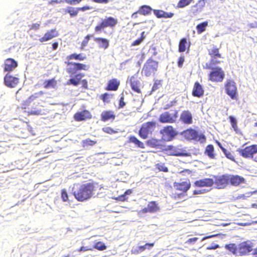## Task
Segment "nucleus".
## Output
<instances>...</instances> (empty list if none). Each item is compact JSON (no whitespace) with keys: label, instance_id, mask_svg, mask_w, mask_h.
<instances>
[{"label":"nucleus","instance_id":"nucleus-1","mask_svg":"<svg viewBox=\"0 0 257 257\" xmlns=\"http://www.w3.org/2000/svg\"><path fill=\"white\" fill-rule=\"evenodd\" d=\"M86 59L87 56L82 53H74L66 57V61L64 62L66 65V71L71 76L67 82V85L76 86L81 83L83 88L88 89L87 80L85 79L82 80L84 74L81 73H77V72L82 70L87 71L89 66L84 63L71 61L72 60L83 61Z\"/></svg>","mask_w":257,"mask_h":257},{"label":"nucleus","instance_id":"nucleus-2","mask_svg":"<svg viewBox=\"0 0 257 257\" xmlns=\"http://www.w3.org/2000/svg\"><path fill=\"white\" fill-rule=\"evenodd\" d=\"M95 190V183L94 182L77 183L74 185L72 194L78 201L84 202L92 198Z\"/></svg>","mask_w":257,"mask_h":257},{"label":"nucleus","instance_id":"nucleus-3","mask_svg":"<svg viewBox=\"0 0 257 257\" xmlns=\"http://www.w3.org/2000/svg\"><path fill=\"white\" fill-rule=\"evenodd\" d=\"M225 248L237 256H242L247 254L252 250V246L247 241L240 242L238 245L235 243L226 244Z\"/></svg>","mask_w":257,"mask_h":257},{"label":"nucleus","instance_id":"nucleus-4","mask_svg":"<svg viewBox=\"0 0 257 257\" xmlns=\"http://www.w3.org/2000/svg\"><path fill=\"white\" fill-rule=\"evenodd\" d=\"M40 101V99H39L37 96L32 95L26 100L23 102L22 104V108L25 109H30L26 111L28 115H40L41 114V110L40 109L37 108L36 106L39 105Z\"/></svg>","mask_w":257,"mask_h":257},{"label":"nucleus","instance_id":"nucleus-5","mask_svg":"<svg viewBox=\"0 0 257 257\" xmlns=\"http://www.w3.org/2000/svg\"><path fill=\"white\" fill-rule=\"evenodd\" d=\"M208 52L211 59L209 63H206L204 68L206 69H212L213 66L220 63L219 59L222 58L221 54L219 52V48L214 45H210L208 49Z\"/></svg>","mask_w":257,"mask_h":257},{"label":"nucleus","instance_id":"nucleus-6","mask_svg":"<svg viewBox=\"0 0 257 257\" xmlns=\"http://www.w3.org/2000/svg\"><path fill=\"white\" fill-rule=\"evenodd\" d=\"M158 68V62L150 58L144 64L142 73L147 77L153 75L157 71Z\"/></svg>","mask_w":257,"mask_h":257},{"label":"nucleus","instance_id":"nucleus-7","mask_svg":"<svg viewBox=\"0 0 257 257\" xmlns=\"http://www.w3.org/2000/svg\"><path fill=\"white\" fill-rule=\"evenodd\" d=\"M164 151L169 156L185 157L191 156V154L184 150L181 145H169L164 149Z\"/></svg>","mask_w":257,"mask_h":257},{"label":"nucleus","instance_id":"nucleus-8","mask_svg":"<svg viewBox=\"0 0 257 257\" xmlns=\"http://www.w3.org/2000/svg\"><path fill=\"white\" fill-rule=\"evenodd\" d=\"M118 23L116 18L112 17H106L101 20V22L96 25L94 28V31L96 33H99L105 28H114Z\"/></svg>","mask_w":257,"mask_h":257},{"label":"nucleus","instance_id":"nucleus-9","mask_svg":"<svg viewBox=\"0 0 257 257\" xmlns=\"http://www.w3.org/2000/svg\"><path fill=\"white\" fill-rule=\"evenodd\" d=\"M155 121H148L143 123L139 131V136L143 139H147L156 127Z\"/></svg>","mask_w":257,"mask_h":257},{"label":"nucleus","instance_id":"nucleus-10","mask_svg":"<svg viewBox=\"0 0 257 257\" xmlns=\"http://www.w3.org/2000/svg\"><path fill=\"white\" fill-rule=\"evenodd\" d=\"M225 90L226 93L233 100L238 99L237 88L235 82L231 80H227L225 84Z\"/></svg>","mask_w":257,"mask_h":257},{"label":"nucleus","instance_id":"nucleus-11","mask_svg":"<svg viewBox=\"0 0 257 257\" xmlns=\"http://www.w3.org/2000/svg\"><path fill=\"white\" fill-rule=\"evenodd\" d=\"M212 71L208 74V80L213 82H221L225 77L224 71L221 67H216L211 69Z\"/></svg>","mask_w":257,"mask_h":257},{"label":"nucleus","instance_id":"nucleus-12","mask_svg":"<svg viewBox=\"0 0 257 257\" xmlns=\"http://www.w3.org/2000/svg\"><path fill=\"white\" fill-rule=\"evenodd\" d=\"M213 185L218 189H224L229 185L228 174L214 175L213 177Z\"/></svg>","mask_w":257,"mask_h":257},{"label":"nucleus","instance_id":"nucleus-13","mask_svg":"<svg viewBox=\"0 0 257 257\" xmlns=\"http://www.w3.org/2000/svg\"><path fill=\"white\" fill-rule=\"evenodd\" d=\"M178 116V111L175 109L172 114L168 111L162 113L159 117V121L162 123H174L175 122Z\"/></svg>","mask_w":257,"mask_h":257},{"label":"nucleus","instance_id":"nucleus-14","mask_svg":"<svg viewBox=\"0 0 257 257\" xmlns=\"http://www.w3.org/2000/svg\"><path fill=\"white\" fill-rule=\"evenodd\" d=\"M184 135L190 140H194L203 143L206 140V138L203 135H199L198 132L195 130L190 128L184 131Z\"/></svg>","mask_w":257,"mask_h":257},{"label":"nucleus","instance_id":"nucleus-15","mask_svg":"<svg viewBox=\"0 0 257 257\" xmlns=\"http://www.w3.org/2000/svg\"><path fill=\"white\" fill-rule=\"evenodd\" d=\"M160 210V207L159 203L157 201H151L148 202L146 207L140 210L139 213L141 214L154 213L159 212Z\"/></svg>","mask_w":257,"mask_h":257},{"label":"nucleus","instance_id":"nucleus-16","mask_svg":"<svg viewBox=\"0 0 257 257\" xmlns=\"http://www.w3.org/2000/svg\"><path fill=\"white\" fill-rule=\"evenodd\" d=\"M160 133L162 135L163 138L168 141H172L177 135L175 130L171 125L164 127L160 131Z\"/></svg>","mask_w":257,"mask_h":257},{"label":"nucleus","instance_id":"nucleus-17","mask_svg":"<svg viewBox=\"0 0 257 257\" xmlns=\"http://www.w3.org/2000/svg\"><path fill=\"white\" fill-rule=\"evenodd\" d=\"M241 156L244 158H252L253 155L257 153V145H253L246 147L239 151Z\"/></svg>","mask_w":257,"mask_h":257},{"label":"nucleus","instance_id":"nucleus-18","mask_svg":"<svg viewBox=\"0 0 257 257\" xmlns=\"http://www.w3.org/2000/svg\"><path fill=\"white\" fill-rule=\"evenodd\" d=\"M92 8L88 6H85L80 8H73L68 7L65 11V13L69 14L70 17L73 18L77 16L79 11H85L91 9Z\"/></svg>","mask_w":257,"mask_h":257},{"label":"nucleus","instance_id":"nucleus-19","mask_svg":"<svg viewBox=\"0 0 257 257\" xmlns=\"http://www.w3.org/2000/svg\"><path fill=\"white\" fill-rule=\"evenodd\" d=\"M18 66V62L13 58H7L5 60L4 64V71L8 73L13 71Z\"/></svg>","mask_w":257,"mask_h":257},{"label":"nucleus","instance_id":"nucleus-20","mask_svg":"<svg viewBox=\"0 0 257 257\" xmlns=\"http://www.w3.org/2000/svg\"><path fill=\"white\" fill-rule=\"evenodd\" d=\"M59 36L58 31L56 28L52 29L47 31L42 37L39 39V41L41 43L48 41L56 38Z\"/></svg>","mask_w":257,"mask_h":257},{"label":"nucleus","instance_id":"nucleus-21","mask_svg":"<svg viewBox=\"0 0 257 257\" xmlns=\"http://www.w3.org/2000/svg\"><path fill=\"white\" fill-rule=\"evenodd\" d=\"M4 83L9 87H15L19 83V78L7 73L4 77Z\"/></svg>","mask_w":257,"mask_h":257},{"label":"nucleus","instance_id":"nucleus-22","mask_svg":"<svg viewBox=\"0 0 257 257\" xmlns=\"http://www.w3.org/2000/svg\"><path fill=\"white\" fill-rule=\"evenodd\" d=\"M74 119L77 121H83L92 118L90 112L88 110H83L76 112L74 116Z\"/></svg>","mask_w":257,"mask_h":257},{"label":"nucleus","instance_id":"nucleus-23","mask_svg":"<svg viewBox=\"0 0 257 257\" xmlns=\"http://www.w3.org/2000/svg\"><path fill=\"white\" fill-rule=\"evenodd\" d=\"M229 185L237 186L244 183L245 179L243 177L237 175H228Z\"/></svg>","mask_w":257,"mask_h":257},{"label":"nucleus","instance_id":"nucleus-24","mask_svg":"<svg viewBox=\"0 0 257 257\" xmlns=\"http://www.w3.org/2000/svg\"><path fill=\"white\" fill-rule=\"evenodd\" d=\"M180 119L182 122L187 124L193 123V116L191 112L188 110H183L180 114Z\"/></svg>","mask_w":257,"mask_h":257},{"label":"nucleus","instance_id":"nucleus-25","mask_svg":"<svg viewBox=\"0 0 257 257\" xmlns=\"http://www.w3.org/2000/svg\"><path fill=\"white\" fill-rule=\"evenodd\" d=\"M194 185L198 187H210L213 185V178H206L194 182Z\"/></svg>","mask_w":257,"mask_h":257},{"label":"nucleus","instance_id":"nucleus-26","mask_svg":"<svg viewBox=\"0 0 257 257\" xmlns=\"http://www.w3.org/2000/svg\"><path fill=\"white\" fill-rule=\"evenodd\" d=\"M120 85V81L116 78L110 79L105 87L107 91H116Z\"/></svg>","mask_w":257,"mask_h":257},{"label":"nucleus","instance_id":"nucleus-27","mask_svg":"<svg viewBox=\"0 0 257 257\" xmlns=\"http://www.w3.org/2000/svg\"><path fill=\"white\" fill-rule=\"evenodd\" d=\"M204 89L202 85L198 82H196L194 83L192 94L193 96L201 97L204 94Z\"/></svg>","mask_w":257,"mask_h":257},{"label":"nucleus","instance_id":"nucleus-28","mask_svg":"<svg viewBox=\"0 0 257 257\" xmlns=\"http://www.w3.org/2000/svg\"><path fill=\"white\" fill-rule=\"evenodd\" d=\"M205 6V0H199L197 3L193 6L191 8V11L195 15L200 13Z\"/></svg>","mask_w":257,"mask_h":257},{"label":"nucleus","instance_id":"nucleus-29","mask_svg":"<svg viewBox=\"0 0 257 257\" xmlns=\"http://www.w3.org/2000/svg\"><path fill=\"white\" fill-rule=\"evenodd\" d=\"M174 186L176 190L181 191L183 193L186 192L190 188V182H182L181 183H175Z\"/></svg>","mask_w":257,"mask_h":257},{"label":"nucleus","instance_id":"nucleus-30","mask_svg":"<svg viewBox=\"0 0 257 257\" xmlns=\"http://www.w3.org/2000/svg\"><path fill=\"white\" fill-rule=\"evenodd\" d=\"M190 47V43L189 42L187 41L186 38H182L180 40L179 43L178 51L180 53H182L187 50V52H188Z\"/></svg>","mask_w":257,"mask_h":257},{"label":"nucleus","instance_id":"nucleus-31","mask_svg":"<svg viewBox=\"0 0 257 257\" xmlns=\"http://www.w3.org/2000/svg\"><path fill=\"white\" fill-rule=\"evenodd\" d=\"M101 120L106 121L108 120H113L115 118V115L112 110L104 111L101 113Z\"/></svg>","mask_w":257,"mask_h":257},{"label":"nucleus","instance_id":"nucleus-32","mask_svg":"<svg viewBox=\"0 0 257 257\" xmlns=\"http://www.w3.org/2000/svg\"><path fill=\"white\" fill-rule=\"evenodd\" d=\"M153 12L158 18H171L174 15L173 13H167L163 10H154Z\"/></svg>","mask_w":257,"mask_h":257},{"label":"nucleus","instance_id":"nucleus-33","mask_svg":"<svg viewBox=\"0 0 257 257\" xmlns=\"http://www.w3.org/2000/svg\"><path fill=\"white\" fill-rule=\"evenodd\" d=\"M130 83L132 90L137 93H141V90L139 87V81L136 79L134 76H132L130 78Z\"/></svg>","mask_w":257,"mask_h":257},{"label":"nucleus","instance_id":"nucleus-34","mask_svg":"<svg viewBox=\"0 0 257 257\" xmlns=\"http://www.w3.org/2000/svg\"><path fill=\"white\" fill-rule=\"evenodd\" d=\"M128 142L129 143L134 144L137 147L141 148V149H145V145L144 143L141 141H140L135 136H131L128 138Z\"/></svg>","mask_w":257,"mask_h":257},{"label":"nucleus","instance_id":"nucleus-35","mask_svg":"<svg viewBox=\"0 0 257 257\" xmlns=\"http://www.w3.org/2000/svg\"><path fill=\"white\" fill-rule=\"evenodd\" d=\"M95 41L99 44L100 48L106 49L108 47L109 41L105 38L98 37L95 39Z\"/></svg>","mask_w":257,"mask_h":257},{"label":"nucleus","instance_id":"nucleus-36","mask_svg":"<svg viewBox=\"0 0 257 257\" xmlns=\"http://www.w3.org/2000/svg\"><path fill=\"white\" fill-rule=\"evenodd\" d=\"M214 148L212 145H208L206 146L204 153L209 158L214 159L215 157V155L214 153Z\"/></svg>","mask_w":257,"mask_h":257},{"label":"nucleus","instance_id":"nucleus-37","mask_svg":"<svg viewBox=\"0 0 257 257\" xmlns=\"http://www.w3.org/2000/svg\"><path fill=\"white\" fill-rule=\"evenodd\" d=\"M57 84V81L55 78H52L49 80H45L43 83L44 87L46 89L50 88H54Z\"/></svg>","mask_w":257,"mask_h":257},{"label":"nucleus","instance_id":"nucleus-38","mask_svg":"<svg viewBox=\"0 0 257 257\" xmlns=\"http://www.w3.org/2000/svg\"><path fill=\"white\" fill-rule=\"evenodd\" d=\"M97 141L92 140L89 138L84 140L82 141V146L83 148L88 147V146H93L97 144Z\"/></svg>","mask_w":257,"mask_h":257},{"label":"nucleus","instance_id":"nucleus-39","mask_svg":"<svg viewBox=\"0 0 257 257\" xmlns=\"http://www.w3.org/2000/svg\"><path fill=\"white\" fill-rule=\"evenodd\" d=\"M208 25V23L207 21L202 22L197 25L196 26V30L198 34H201L202 32H204Z\"/></svg>","mask_w":257,"mask_h":257},{"label":"nucleus","instance_id":"nucleus-40","mask_svg":"<svg viewBox=\"0 0 257 257\" xmlns=\"http://www.w3.org/2000/svg\"><path fill=\"white\" fill-rule=\"evenodd\" d=\"M152 9L148 6H143L140 8V12L143 15H147L151 13Z\"/></svg>","mask_w":257,"mask_h":257},{"label":"nucleus","instance_id":"nucleus-41","mask_svg":"<svg viewBox=\"0 0 257 257\" xmlns=\"http://www.w3.org/2000/svg\"><path fill=\"white\" fill-rule=\"evenodd\" d=\"M132 193V189H128L125 191L123 194L118 196V197L114 198L116 200H119L121 201H124L127 200V198L125 197L126 195H130Z\"/></svg>","mask_w":257,"mask_h":257},{"label":"nucleus","instance_id":"nucleus-42","mask_svg":"<svg viewBox=\"0 0 257 257\" xmlns=\"http://www.w3.org/2000/svg\"><path fill=\"white\" fill-rule=\"evenodd\" d=\"M92 248L100 251H102L106 249V246L104 243L101 241H98L94 244Z\"/></svg>","mask_w":257,"mask_h":257},{"label":"nucleus","instance_id":"nucleus-43","mask_svg":"<svg viewBox=\"0 0 257 257\" xmlns=\"http://www.w3.org/2000/svg\"><path fill=\"white\" fill-rule=\"evenodd\" d=\"M192 0H179L177 4V7L178 8H183L189 5Z\"/></svg>","mask_w":257,"mask_h":257},{"label":"nucleus","instance_id":"nucleus-44","mask_svg":"<svg viewBox=\"0 0 257 257\" xmlns=\"http://www.w3.org/2000/svg\"><path fill=\"white\" fill-rule=\"evenodd\" d=\"M155 245L154 242L152 243H146L145 244L141 246H139L140 249L141 250V252H143L145 251L146 249H150L151 248H152Z\"/></svg>","mask_w":257,"mask_h":257},{"label":"nucleus","instance_id":"nucleus-45","mask_svg":"<svg viewBox=\"0 0 257 257\" xmlns=\"http://www.w3.org/2000/svg\"><path fill=\"white\" fill-rule=\"evenodd\" d=\"M102 131L105 133L112 135L114 134H116L118 132L116 130H113L112 127L109 126H106L102 128Z\"/></svg>","mask_w":257,"mask_h":257},{"label":"nucleus","instance_id":"nucleus-46","mask_svg":"<svg viewBox=\"0 0 257 257\" xmlns=\"http://www.w3.org/2000/svg\"><path fill=\"white\" fill-rule=\"evenodd\" d=\"M144 32H142V34H141V37L139 38L138 39L135 40V41H134L132 44H131V46L132 47H133V46H137V45H140L142 42L144 41V39H145V37L144 36Z\"/></svg>","mask_w":257,"mask_h":257},{"label":"nucleus","instance_id":"nucleus-47","mask_svg":"<svg viewBox=\"0 0 257 257\" xmlns=\"http://www.w3.org/2000/svg\"><path fill=\"white\" fill-rule=\"evenodd\" d=\"M100 98L102 99L103 102L108 103L110 101V95L107 93H104L101 94Z\"/></svg>","mask_w":257,"mask_h":257},{"label":"nucleus","instance_id":"nucleus-48","mask_svg":"<svg viewBox=\"0 0 257 257\" xmlns=\"http://www.w3.org/2000/svg\"><path fill=\"white\" fill-rule=\"evenodd\" d=\"M146 143L148 146L154 148L157 146L158 141L155 139H150L148 140Z\"/></svg>","mask_w":257,"mask_h":257},{"label":"nucleus","instance_id":"nucleus-49","mask_svg":"<svg viewBox=\"0 0 257 257\" xmlns=\"http://www.w3.org/2000/svg\"><path fill=\"white\" fill-rule=\"evenodd\" d=\"M156 166L157 168L160 171L164 172H168V168L164 164H157Z\"/></svg>","mask_w":257,"mask_h":257},{"label":"nucleus","instance_id":"nucleus-50","mask_svg":"<svg viewBox=\"0 0 257 257\" xmlns=\"http://www.w3.org/2000/svg\"><path fill=\"white\" fill-rule=\"evenodd\" d=\"M223 152L227 158L230 160L234 161V156L231 152L228 151L226 149H223Z\"/></svg>","mask_w":257,"mask_h":257},{"label":"nucleus","instance_id":"nucleus-51","mask_svg":"<svg viewBox=\"0 0 257 257\" xmlns=\"http://www.w3.org/2000/svg\"><path fill=\"white\" fill-rule=\"evenodd\" d=\"M61 197L64 202L68 201V195L65 189L61 190Z\"/></svg>","mask_w":257,"mask_h":257},{"label":"nucleus","instance_id":"nucleus-52","mask_svg":"<svg viewBox=\"0 0 257 257\" xmlns=\"http://www.w3.org/2000/svg\"><path fill=\"white\" fill-rule=\"evenodd\" d=\"M161 80H156L155 81L154 85L152 88V91H154L157 90L161 86Z\"/></svg>","mask_w":257,"mask_h":257},{"label":"nucleus","instance_id":"nucleus-53","mask_svg":"<svg viewBox=\"0 0 257 257\" xmlns=\"http://www.w3.org/2000/svg\"><path fill=\"white\" fill-rule=\"evenodd\" d=\"M185 61V57L184 55H181L178 60V66L179 68H182L183 65V63Z\"/></svg>","mask_w":257,"mask_h":257},{"label":"nucleus","instance_id":"nucleus-54","mask_svg":"<svg viewBox=\"0 0 257 257\" xmlns=\"http://www.w3.org/2000/svg\"><path fill=\"white\" fill-rule=\"evenodd\" d=\"M229 119L232 127L235 130L237 128V122L235 118L232 116H230Z\"/></svg>","mask_w":257,"mask_h":257},{"label":"nucleus","instance_id":"nucleus-55","mask_svg":"<svg viewBox=\"0 0 257 257\" xmlns=\"http://www.w3.org/2000/svg\"><path fill=\"white\" fill-rule=\"evenodd\" d=\"M90 35H87L85 37L84 40L82 41L81 46L82 48H83L85 47L88 43V42L90 40Z\"/></svg>","mask_w":257,"mask_h":257},{"label":"nucleus","instance_id":"nucleus-56","mask_svg":"<svg viewBox=\"0 0 257 257\" xmlns=\"http://www.w3.org/2000/svg\"><path fill=\"white\" fill-rule=\"evenodd\" d=\"M198 240V238L196 237H194L193 238H191L188 239L186 241V243H187L188 244H195L196 241Z\"/></svg>","mask_w":257,"mask_h":257},{"label":"nucleus","instance_id":"nucleus-57","mask_svg":"<svg viewBox=\"0 0 257 257\" xmlns=\"http://www.w3.org/2000/svg\"><path fill=\"white\" fill-rule=\"evenodd\" d=\"M124 95L123 94H121L120 98L119 100V107L123 108L125 105V102L124 101Z\"/></svg>","mask_w":257,"mask_h":257},{"label":"nucleus","instance_id":"nucleus-58","mask_svg":"<svg viewBox=\"0 0 257 257\" xmlns=\"http://www.w3.org/2000/svg\"><path fill=\"white\" fill-rule=\"evenodd\" d=\"M82 0H64V2L68 4L71 5H74L76 4H79Z\"/></svg>","mask_w":257,"mask_h":257},{"label":"nucleus","instance_id":"nucleus-59","mask_svg":"<svg viewBox=\"0 0 257 257\" xmlns=\"http://www.w3.org/2000/svg\"><path fill=\"white\" fill-rule=\"evenodd\" d=\"M93 250V248H92V247H89L87 246H82L79 248L78 251H80V252H84V251H88V250Z\"/></svg>","mask_w":257,"mask_h":257},{"label":"nucleus","instance_id":"nucleus-60","mask_svg":"<svg viewBox=\"0 0 257 257\" xmlns=\"http://www.w3.org/2000/svg\"><path fill=\"white\" fill-rule=\"evenodd\" d=\"M219 247V245L218 244L213 243L210 245L208 246L207 247V249H209V250H211V249H216Z\"/></svg>","mask_w":257,"mask_h":257},{"label":"nucleus","instance_id":"nucleus-61","mask_svg":"<svg viewBox=\"0 0 257 257\" xmlns=\"http://www.w3.org/2000/svg\"><path fill=\"white\" fill-rule=\"evenodd\" d=\"M40 25L39 24H38V23L33 24L30 27V29L31 30H38L40 28Z\"/></svg>","mask_w":257,"mask_h":257},{"label":"nucleus","instance_id":"nucleus-62","mask_svg":"<svg viewBox=\"0 0 257 257\" xmlns=\"http://www.w3.org/2000/svg\"><path fill=\"white\" fill-rule=\"evenodd\" d=\"M141 250L140 249V247L139 246L137 248H133L132 250H131V253L132 254H139L140 253H141Z\"/></svg>","mask_w":257,"mask_h":257},{"label":"nucleus","instance_id":"nucleus-63","mask_svg":"<svg viewBox=\"0 0 257 257\" xmlns=\"http://www.w3.org/2000/svg\"><path fill=\"white\" fill-rule=\"evenodd\" d=\"M92 1L95 3H100V4H107L109 2V0H92Z\"/></svg>","mask_w":257,"mask_h":257},{"label":"nucleus","instance_id":"nucleus-64","mask_svg":"<svg viewBox=\"0 0 257 257\" xmlns=\"http://www.w3.org/2000/svg\"><path fill=\"white\" fill-rule=\"evenodd\" d=\"M58 47V42H54V43H53V45H52L53 50H56L57 49Z\"/></svg>","mask_w":257,"mask_h":257}]
</instances>
